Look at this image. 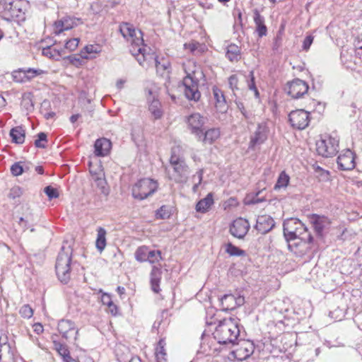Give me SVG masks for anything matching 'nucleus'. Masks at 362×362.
Returning <instances> with one entry per match:
<instances>
[{
    "instance_id": "5",
    "label": "nucleus",
    "mask_w": 362,
    "mask_h": 362,
    "mask_svg": "<svg viewBox=\"0 0 362 362\" xmlns=\"http://www.w3.org/2000/svg\"><path fill=\"white\" fill-rule=\"evenodd\" d=\"M170 164L173 168L172 173L167 167L165 168L169 178L177 183L186 182L189 175V168L185 159L176 154L175 148L172 149Z\"/></svg>"
},
{
    "instance_id": "25",
    "label": "nucleus",
    "mask_w": 362,
    "mask_h": 362,
    "mask_svg": "<svg viewBox=\"0 0 362 362\" xmlns=\"http://www.w3.org/2000/svg\"><path fill=\"white\" fill-rule=\"evenodd\" d=\"M162 272L156 267H153L151 272V286L153 292L158 293L160 291L159 284L161 279Z\"/></svg>"
},
{
    "instance_id": "7",
    "label": "nucleus",
    "mask_w": 362,
    "mask_h": 362,
    "mask_svg": "<svg viewBox=\"0 0 362 362\" xmlns=\"http://www.w3.org/2000/svg\"><path fill=\"white\" fill-rule=\"evenodd\" d=\"M339 137L337 134L325 135L316 141V151L318 155L329 158L339 151Z\"/></svg>"
},
{
    "instance_id": "23",
    "label": "nucleus",
    "mask_w": 362,
    "mask_h": 362,
    "mask_svg": "<svg viewBox=\"0 0 362 362\" xmlns=\"http://www.w3.org/2000/svg\"><path fill=\"white\" fill-rule=\"evenodd\" d=\"M213 94L217 110L219 112L226 111L227 110V105L223 91L217 87H214Z\"/></svg>"
},
{
    "instance_id": "21",
    "label": "nucleus",
    "mask_w": 362,
    "mask_h": 362,
    "mask_svg": "<svg viewBox=\"0 0 362 362\" xmlns=\"http://www.w3.org/2000/svg\"><path fill=\"white\" fill-rule=\"evenodd\" d=\"M77 24L76 23V21L74 18H72L69 16L64 17V18H62L61 20H59L54 23V33L56 35H59L62 32H64L65 30H69L73 28Z\"/></svg>"
},
{
    "instance_id": "2",
    "label": "nucleus",
    "mask_w": 362,
    "mask_h": 362,
    "mask_svg": "<svg viewBox=\"0 0 362 362\" xmlns=\"http://www.w3.org/2000/svg\"><path fill=\"white\" fill-rule=\"evenodd\" d=\"M213 335L220 344H237L240 336L239 320L232 317L223 319L216 327Z\"/></svg>"
},
{
    "instance_id": "1",
    "label": "nucleus",
    "mask_w": 362,
    "mask_h": 362,
    "mask_svg": "<svg viewBox=\"0 0 362 362\" xmlns=\"http://www.w3.org/2000/svg\"><path fill=\"white\" fill-rule=\"evenodd\" d=\"M186 76L183 78L185 95L188 100L197 101L201 97L199 91V82L205 76L201 68L194 61L188 60L183 64Z\"/></svg>"
},
{
    "instance_id": "19",
    "label": "nucleus",
    "mask_w": 362,
    "mask_h": 362,
    "mask_svg": "<svg viewBox=\"0 0 362 362\" xmlns=\"http://www.w3.org/2000/svg\"><path fill=\"white\" fill-rule=\"evenodd\" d=\"M275 226V222L269 215L258 216L255 225V229L261 234L269 232Z\"/></svg>"
},
{
    "instance_id": "36",
    "label": "nucleus",
    "mask_w": 362,
    "mask_h": 362,
    "mask_svg": "<svg viewBox=\"0 0 362 362\" xmlns=\"http://www.w3.org/2000/svg\"><path fill=\"white\" fill-rule=\"evenodd\" d=\"M54 344L56 351L62 356L64 362L66 361L71 357L67 346L57 341H54Z\"/></svg>"
},
{
    "instance_id": "47",
    "label": "nucleus",
    "mask_w": 362,
    "mask_h": 362,
    "mask_svg": "<svg viewBox=\"0 0 362 362\" xmlns=\"http://www.w3.org/2000/svg\"><path fill=\"white\" fill-rule=\"evenodd\" d=\"M259 194V192L255 194L247 195L245 199V204L247 205H250V204H256L259 202H264L265 200L264 198L258 197Z\"/></svg>"
},
{
    "instance_id": "17",
    "label": "nucleus",
    "mask_w": 362,
    "mask_h": 362,
    "mask_svg": "<svg viewBox=\"0 0 362 362\" xmlns=\"http://www.w3.org/2000/svg\"><path fill=\"white\" fill-rule=\"evenodd\" d=\"M250 229V224L246 219L239 218L230 226V233L238 239L243 238Z\"/></svg>"
},
{
    "instance_id": "35",
    "label": "nucleus",
    "mask_w": 362,
    "mask_h": 362,
    "mask_svg": "<svg viewBox=\"0 0 362 362\" xmlns=\"http://www.w3.org/2000/svg\"><path fill=\"white\" fill-rule=\"evenodd\" d=\"M101 52V47L99 45H88L83 48L81 51V56L83 59L93 58V57H88V54H98Z\"/></svg>"
},
{
    "instance_id": "28",
    "label": "nucleus",
    "mask_w": 362,
    "mask_h": 362,
    "mask_svg": "<svg viewBox=\"0 0 362 362\" xmlns=\"http://www.w3.org/2000/svg\"><path fill=\"white\" fill-rule=\"evenodd\" d=\"M326 218L324 216L313 215L310 218V222L317 235L321 236L325 228Z\"/></svg>"
},
{
    "instance_id": "63",
    "label": "nucleus",
    "mask_w": 362,
    "mask_h": 362,
    "mask_svg": "<svg viewBox=\"0 0 362 362\" xmlns=\"http://www.w3.org/2000/svg\"><path fill=\"white\" fill-rule=\"evenodd\" d=\"M235 308L240 307L244 304L245 298L243 296H238V297L235 296Z\"/></svg>"
},
{
    "instance_id": "59",
    "label": "nucleus",
    "mask_w": 362,
    "mask_h": 362,
    "mask_svg": "<svg viewBox=\"0 0 362 362\" xmlns=\"http://www.w3.org/2000/svg\"><path fill=\"white\" fill-rule=\"evenodd\" d=\"M237 107L240 111L242 115L245 119H248L250 117V114L246 111L245 106L241 102H236Z\"/></svg>"
},
{
    "instance_id": "26",
    "label": "nucleus",
    "mask_w": 362,
    "mask_h": 362,
    "mask_svg": "<svg viewBox=\"0 0 362 362\" xmlns=\"http://www.w3.org/2000/svg\"><path fill=\"white\" fill-rule=\"evenodd\" d=\"M214 204L213 194L209 193L206 197L199 200L196 205V211L206 213Z\"/></svg>"
},
{
    "instance_id": "38",
    "label": "nucleus",
    "mask_w": 362,
    "mask_h": 362,
    "mask_svg": "<svg viewBox=\"0 0 362 362\" xmlns=\"http://www.w3.org/2000/svg\"><path fill=\"white\" fill-rule=\"evenodd\" d=\"M226 252L230 256L240 257L246 255V252L245 250L240 249L230 243H228L226 245Z\"/></svg>"
},
{
    "instance_id": "9",
    "label": "nucleus",
    "mask_w": 362,
    "mask_h": 362,
    "mask_svg": "<svg viewBox=\"0 0 362 362\" xmlns=\"http://www.w3.org/2000/svg\"><path fill=\"white\" fill-rule=\"evenodd\" d=\"M23 2L21 0H4L0 4L3 17L7 21L19 17L23 13Z\"/></svg>"
},
{
    "instance_id": "39",
    "label": "nucleus",
    "mask_w": 362,
    "mask_h": 362,
    "mask_svg": "<svg viewBox=\"0 0 362 362\" xmlns=\"http://www.w3.org/2000/svg\"><path fill=\"white\" fill-rule=\"evenodd\" d=\"M148 250L149 248L146 246H141L138 247L134 254L136 259L141 262H146Z\"/></svg>"
},
{
    "instance_id": "10",
    "label": "nucleus",
    "mask_w": 362,
    "mask_h": 362,
    "mask_svg": "<svg viewBox=\"0 0 362 362\" xmlns=\"http://www.w3.org/2000/svg\"><path fill=\"white\" fill-rule=\"evenodd\" d=\"M269 129L267 122L259 123L255 131L250 136L249 148L255 149L256 146L263 144L268 139Z\"/></svg>"
},
{
    "instance_id": "6",
    "label": "nucleus",
    "mask_w": 362,
    "mask_h": 362,
    "mask_svg": "<svg viewBox=\"0 0 362 362\" xmlns=\"http://www.w3.org/2000/svg\"><path fill=\"white\" fill-rule=\"evenodd\" d=\"M139 64L143 67L148 69L151 66H155L157 73L163 76L170 66V63L167 59L162 58L160 60L155 55L154 53L146 52V49L140 55L136 58Z\"/></svg>"
},
{
    "instance_id": "11",
    "label": "nucleus",
    "mask_w": 362,
    "mask_h": 362,
    "mask_svg": "<svg viewBox=\"0 0 362 362\" xmlns=\"http://www.w3.org/2000/svg\"><path fill=\"white\" fill-rule=\"evenodd\" d=\"M288 120L293 127L304 129L309 124V112L303 109L293 110L288 115Z\"/></svg>"
},
{
    "instance_id": "31",
    "label": "nucleus",
    "mask_w": 362,
    "mask_h": 362,
    "mask_svg": "<svg viewBox=\"0 0 362 362\" xmlns=\"http://www.w3.org/2000/svg\"><path fill=\"white\" fill-rule=\"evenodd\" d=\"M148 110L155 119H160L163 116V112L161 109V104L158 100L154 98L150 102Z\"/></svg>"
},
{
    "instance_id": "22",
    "label": "nucleus",
    "mask_w": 362,
    "mask_h": 362,
    "mask_svg": "<svg viewBox=\"0 0 362 362\" xmlns=\"http://www.w3.org/2000/svg\"><path fill=\"white\" fill-rule=\"evenodd\" d=\"M202 136H197L198 141H202L204 144H212L220 136V131L217 128H211L208 130L202 131Z\"/></svg>"
},
{
    "instance_id": "58",
    "label": "nucleus",
    "mask_w": 362,
    "mask_h": 362,
    "mask_svg": "<svg viewBox=\"0 0 362 362\" xmlns=\"http://www.w3.org/2000/svg\"><path fill=\"white\" fill-rule=\"evenodd\" d=\"M313 42V37L311 35L307 36L303 42V46H302L303 49L305 51L308 50L310 45H312Z\"/></svg>"
},
{
    "instance_id": "34",
    "label": "nucleus",
    "mask_w": 362,
    "mask_h": 362,
    "mask_svg": "<svg viewBox=\"0 0 362 362\" xmlns=\"http://www.w3.org/2000/svg\"><path fill=\"white\" fill-rule=\"evenodd\" d=\"M240 54V50L238 45L235 44L229 45L226 48V57L230 61H238Z\"/></svg>"
},
{
    "instance_id": "51",
    "label": "nucleus",
    "mask_w": 362,
    "mask_h": 362,
    "mask_svg": "<svg viewBox=\"0 0 362 362\" xmlns=\"http://www.w3.org/2000/svg\"><path fill=\"white\" fill-rule=\"evenodd\" d=\"M228 85L229 88L232 90L234 95H235V91L239 90V88L238 86V78L237 75L233 74L228 78Z\"/></svg>"
},
{
    "instance_id": "44",
    "label": "nucleus",
    "mask_w": 362,
    "mask_h": 362,
    "mask_svg": "<svg viewBox=\"0 0 362 362\" xmlns=\"http://www.w3.org/2000/svg\"><path fill=\"white\" fill-rule=\"evenodd\" d=\"M289 182V177L284 173L282 172L279 175L277 182L274 185V189H279L281 188L286 187Z\"/></svg>"
},
{
    "instance_id": "49",
    "label": "nucleus",
    "mask_w": 362,
    "mask_h": 362,
    "mask_svg": "<svg viewBox=\"0 0 362 362\" xmlns=\"http://www.w3.org/2000/svg\"><path fill=\"white\" fill-rule=\"evenodd\" d=\"M250 81H248V88L254 91L255 96L256 98L259 97V93L256 87L255 83V76L253 71H251L249 74Z\"/></svg>"
},
{
    "instance_id": "37",
    "label": "nucleus",
    "mask_w": 362,
    "mask_h": 362,
    "mask_svg": "<svg viewBox=\"0 0 362 362\" xmlns=\"http://www.w3.org/2000/svg\"><path fill=\"white\" fill-rule=\"evenodd\" d=\"M96 186L101 190L103 194H108V189L106 188L107 182L104 173H100L99 176L93 179Z\"/></svg>"
},
{
    "instance_id": "40",
    "label": "nucleus",
    "mask_w": 362,
    "mask_h": 362,
    "mask_svg": "<svg viewBox=\"0 0 362 362\" xmlns=\"http://www.w3.org/2000/svg\"><path fill=\"white\" fill-rule=\"evenodd\" d=\"M25 72L26 82L31 81L37 76H40L46 73V71L42 69L34 68L25 69Z\"/></svg>"
},
{
    "instance_id": "12",
    "label": "nucleus",
    "mask_w": 362,
    "mask_h": 362,
    "mask_svg": "<svg viewBox=\"0 0 362 362\" xmlns=\"http://www.w3.org/2000/svg\"><path fill=\"white\" fill-rule=\"evenodd\" d=\"M287 243L288 250L300 257L307 255L315 247L313 238L310 241L309 240H298Z\"/></svg>"
},
{
    "instance_id": "15",
    "label": "nucleus",
    "mask_w": 362,
    "mask_h": 362,
    "mask_svg": "<svg viewBox=\"0 0 362 362\" xmlns=\"http://www.w3.org/2000/svg\"><path fill=\"white\" fill-rule=\"evenodd\" d=\"M206 118L199 113H193L190 115L187 119L188 128L191 133L196 137L202 136V131L204 129V125L206 123Z\"/></svg>"
},
{
    "instance_id": "13",
    "label": "nucleus",
    "mask_w": 362,
    "mask_h": 362,
    "mask_svg": "<svg viewBox=\"0 0 362 362\" xmlns=\"http://www.w3.org/2000/svg\"><path fill=\"white\" fill-rule=\"evenodd\" d=\"M308 85L304 81L299 78L288 82L285 88V91L293 98H299L308 90Z\"/></svg>"
},
{
    "instance_id": "14",
    "label": "nucleus",
    "mask_w": 362,
    "mask_h": 362,
    "mask_svg": "<svg viewBox=\"0 0 362 362\" xmlns=\"http://www.w3.org/2000/svg\"><path fill=\"white\" fill-rule=\"evenodd\" d=\"M58 330L62 337L68 341H76L78 329L76 327L74 322L69 320H61L58 322Z\"/></svg>"
},
{
    "instance_id": "50",
    "label": "nucleus",
    "mask_w": 362,
    "mask_h": 362,
    "mask_svg": "<svg viewBox=\"0 0 362 362\" xmlns=\"http://www.w3.org/2000/svg\"><path fill=\"white\" fill-rule=\"evenodd\" d=\"M203 174L204 170L203 169H199L196 175L193 176V180L195 181L196 179H197V182L194 183V185L192 187V192L194 193H196L198 190L199 185L202 183V179H203Z\"/></svg>"
},
{
    "instance_id": "46",
    "label": "nucleus",
    "mask_w": 362,
    "mask_h": 362,
    "mask_svg": "<svg viewBox=\"0 0 362 362\" xmlns=\"http://www.w3.org/2000/svg\"><path fill=\"white\" fill-rule=\"evenodd\" d=\"M147 261L151 264L158 262L161 259V252L160 250H148Z\"/></svg>"
},
{
    "instance_id": "52",
    "label": "nucleus",
    "mask_w": 362,
    "mask_h": 362,
    "mask_svg": "<svg viewBox=\"0 0 362 362\" xmlns=\"http://www.w3.org/2000/svg\"><path fill=\"white\" fill-rule=\"evenodd\" d=\"M88 165L89 172L92 176V179H94L95 177L99 176L100 173H104L101 165H97L95 166H93L91 162H89Z\"/></svg>"
},
{
    "instance_id": "54",
    "label": "nucleus",
    "mask_w": 362,
    "mask_h": 362,
    "mask_svg": "<svg viewBox=\"0 0 362 362\" xmlns=\"http://www.w3.org/2000/svg\"><path fill=\"white\" fill-rule=\"evenodd\" d=\"M44 192L48 197L49 199H56L59 197V192L56 188L52 186H47L44 189Z\"/></svg>"
},
{
    "instance_id": "16",
    "label": "nucleus",
    "mask_w": 362,
    "mask_h": 362,
    "mask_svg": "<svg viewBox=\"0 0 362 362\" xmlns=\"http://www.w3.org/2000/svg\"><path fill=\"white\" fill-rule=\"evenodd\" d=\"M339 168L341 170H351L356 166L355 154L350 149L343 150L337 158Z\"/></svg>"
},
{
    "instance_id": "30",
    "label": "nucleus",
    "mask_w": 362,
    "mask_h": 362,
    "mask_svg": "<svg viewBox=\"0 0 362 362\" xmlns=\"http://www.w3.org/2000/svg\"><path fill=\"white\" fill-rule=\"evenodd\" d=\"M97 238L95 241V247L97 250L102 252L106 247V230L102 227L97 229Z\"/></svg>"
},
{
    "instance_id": "60",
    "label": "nucleus",
    "mask_w": 362,
    "mask_h": 362,
    "mask_svg": "<svg viewBox=\"0 0 362 362\" xmlns=\"http://www.w3.org/2000/svg\"><path fill=\"white\" fill-rule=\"evenodd\" d=\"M101 302L103 305L108 306L112 302L110 295L105 293H103L101 296Z\"/></svg>"
},
{
    "instance_id": "57",
    "label": "nucleus",
    "mask_w": 362,
    "mask_h": 362,
    "mask_svg": "<svg viewBox=\"0 0 362 362\" xmlns=\"http://www.w3.org/2000/svg\"><path fill=\"white\" fill-rule=\"evenodd\" d=\"M254 22L256 27L264 25V18L259 14L257 10L254 11Z\"/></svg>"
},
{
    "instance_id": "24",
    "label": "nucleus",
    "mask_w": 362,
    "mask_h": 362,
    "mask_svg": "<svg viewBox=\"0 0 362 362\" xmlns=\"http://www.w3.org/2000/svg\"><path fill=\"white\" fill-rule=\"evenodd\" d=\"M166 343L164 339H160L155 349V356L156 362H168L167 354L165 350Z\"/></svg>"
},
{
    "instance_id": "18",
    "label": "nucleus",
    "mask_w": 362,
    "mask_h": 362,
    "mask_svg": "<svg viewBox=\"0 0 362 362\" xmlns=\"http://www.w3.org/2000/svg\"><path fill=\"white\" fill-rule=\"evenodd\" d=\"M299 221L298 218H291L284 221V236L287 243L296 240V230L298 227L297 223Z\"/></svg>"
},
{
    "instance_id": "53",
    "label": "nucleus",
    "mask_w": 362,
    "mask_h": 362,
    "mask_svg": "<svg viewBox=\"0 0 362 362\" xmlns=\"http://www.w3.org/2000/svg\"><path fill=\"white\" fill-rule=\"evenodd\" d=\"M20 314L24 318H30L33 315V310L31 307L26 304L23 305L20 309Z\"/></svg>"
},
{
    "instance_id": "43",
    "label": "nucleus",
    "mask_w": 362,
    "mask_h": 362,
    "mask_svg": "<svg viewBox=\"0 0 362 362\" xmlns=\"http://www.w3.org/2000/svg\"><path fill=\"white\" fill-rule=\"evenodd\" d=\"M184 46L185 49H189L194 54H198L203 51L202 45L196 41L185 43Z\"/></svg>"
},
{
    "instance_id": "29",
    "label": "nucleus",
    "mask_w": 362,
    "mask_h": 362,
    "mask_svg": "<svg viewBox=\"0 0 362 362\" xmlns=\"http://www.w3.org/2000/svg\"><path fill=\"white\" fill-rule=\"evenodd\" d=\"M42 54L46 57L59 61L62 56L64 54V49H54L52 46H47L42 49Z\"/></svg>"
},
{
    "instance_id": "48",
    "label": "nucleus",
    "mask_w": 362,
    "mask_h": 362,
    "mask_svg": "<svg viewBox=\"0 0 362 362\" xmlns=\"http://www.w3.org/2000/svg\"><path fill=\"white\" fill-rule=\"evenodd\" d=\"M11 172L13 176H19L25 172L24 166L22 165L21 162H16L11 165Z\"/></svg>"
},
{
    "instance_id": "56",
    "label": "nucleus",
    "mask_w": 362,
    "mask_h": 362,
    "mask_svg": "<svg viewBox=\"0 0 362 362\" xmlns=\"http://www.w3.org/2000/svg\"><path fill=\"white\" fill-rule=\"evenodd\" d=\"M78 45V39L73 38L66 41L64 49H66L69 51H74Z\"/></svg>"
},
{
    "instance_id": "41",
    "label": "nucleus",
    "mask_w": 362,
    "mask_h": 362,
    "mask_svg": "<svg viewBox=\"0 0 362 362\" xmlns=\"http://www.w3.org/2000/svg\"><path fill=\"white\" fill-rule=\"evenodd\" d=\"M48 142L47 135L45 132H40L37 135V139L34 142V145L38 148H45Z\"/></svg>"
},
{
    "instance_id": "27",
    "label": "nucleus",
    "mask_w": 362,
    "mask_h": 362,
    "mask_svg": "<svg viewBox=\"0 0 362 362\" xmlns=\"http://www.w3.org/2000/svg\"><path fill=\"white\" fill-rule=\"evenodd\" d=\"M10 136L12 142L21 144L25 141V131L22 127H16L11 129Z\"/></svg>"
},
{
    "instance_id": "42",
    "label": "nucleus",
    "mask_w": 362,
    "mask_h": 362,
    "mask_svg": "<svg viewBox=\"0 0 362 362\" xmlns=\"http://www.w3.org/2000/svg\"><path fill=\"white\" fill-rule=\"evenodd\" d=\"M172 214V209L170 206L163 205L160 206L156 213V216L158 218H168Z\"/></svg>"
},
{
    "instance_id": "64",
    "label": "nucleus",
    "mask_w": 362,
    "mask_h": 362,
    "mask_svg": "<svg viewBox=\"0 0 362 362\" xmlns=\"http://www.w3.org/2000/svg\"><path fill=\"white\" fill-rule=\"evenodd\" d=\"M356 54L359 57L360 59L362 58V42H358L356 49Z\"/></svg>"
},
{
    "instance_id": "33",
    "label": "nucleus",
    "mask_w": 362,
    "mask_h": 362,
    "mask_svg": "<svg viewBox=\"0 0 362 362\" xmlns=\"http://www.w3.org/2000/svg\"><path fill=\"white\" fill-rule=\"evenodd\" d=\"M298 226L296 230V240H313V236L308 231L307 227L300 221L297 223Z\"/></svg>"
},
{
    "instance_id": "3",
    "label": "nucleus",
    "mask_w": 362,
    "mask_h": 362,
    "mask_svg": "<svg viewBox=\"0 0 362 362\" xmlns=\"http://www.w3.org/2000/svg\"><path fill=\"white\" fill-rule=\"evenodd\" d=\"M119 32L127 41H131L130 52L136 58L146 49L144 44L143 34L139 30L136 31L133 25L129 23H122L119 25Z\"/></svg>"
},
{
    "instance_id": "32",
    "label": "nucleus",
    "mask_w": 362,
    "mask_h": 362,
    "mask_svg": "<svg viewBox=\"0 0 362 362\" xmlns=\"http://www.w3.org/2000/svg\"><path fill=\"white\" fill-rule=\"evenodd\" d=\"M222 310H232L235 309V296L225 294L220 298Z\"/></svg>"
},
{
    "instance_id": "45",
    "label": "nucleus",
    "mask_w": 362,
    "mask_h": 362,
    "mask_svg": "<svg viewBox=\"0 0 362 362\" xmlns=\"http://www.w3.org/2000/svg\"><path fill=\"white\" fill-rule=\"evenodd\" d=\"M13 80L16 83H25V69H18L12 72Z\"/></svg>"
},
{
    "instance_id": "61",
    "label": "nucleus",
    "mask_w": 362,
    "mask_h": 362,
    "mask_svg": "<svg viewBox=\"0 0 362 362\" xmlns=\"http://www.w3.org/2000/svg\"><path fill=\"white\" fill-rule=\"evenodd\" d=\"M256 30H257L259 37H262L263 36L267 35V26L265 25V24L263 25L257 27Z\"/></svg>"
},
{
    "instance_id": "62",
    "label": "nucleus",
    "mask_w": 362,
    "mask_h": 362,
    "mask_svg": "<svg viewBox=\"0 0 362 362\" xmlns=\"http://www.w3.org/2000/svg\"><path fill=\"white\" fill-rule=\"evenodd\" d=\"M108 312L110 313L112 315H116L117 313V305L112 302L108 306Z\"/></svg>"
},
{
    "instance_id": "8",
    "label": "nucleus",
    "mask_w": 362,
    "mask_h": 362,
    "mask_svg": "<svg viewBox=\"0 0 362 362\" xmlns=\"http://www.w3.org/2000/svg\"><path fill=\"white\" fill-rule=\"evenodd\" d=\"M157 189L156 181L150 178H144L132 186V194L136 199L144 200L154 194Z\"/></svg>"
},
{
    "instance_id": "4",
    "label": "nucleus",
    "mask_w": 362,
    "mask_h": 362,
    "mask_svg": "<svg viewBox=\"0 0 362 362\" xmlns=\"http://www.w3.org/2000/svg\"><path fill=\"white\" fill-rule=\"evenodd\" d=\"M67 242L63 244L59 252L55 264L56 274L59 280L66 284L71 279V262L72 249L70 245H66Z\"/></svg>"
},
{
    "instance_id": "20",
    "label": "nucleus",
    "mask_w": 362,
    "mask_h": 362,
    "mask_svg": "<svg viewBox=\"0 0 362 362\" xmlns=\"http://www.w3.org/2000/svg\"><path fill=\"white\" fill-rule=\"evenodd\" d=\"M112 147L111 141L106 138L98 139L94 144V153L96 156L104 157L109 154Z\"/></svg>"
},
{
    "instance_id": "55",
    "label": "nucleus",
    "mask_w": 362,
    "mask_h": 362,
    "mask_svg": "<svg viewBox=\"0 0 362 362\" xmlns=\"http://www.w3.org/2000/svg\"><path fill=\"white\" fill-rule=\"evenodd\" d=\"M22 193L23 192L20 187L14 186L10 189L8 197L15 199L16 198L20 197Z\"/></svg>"
}]
</instances>
